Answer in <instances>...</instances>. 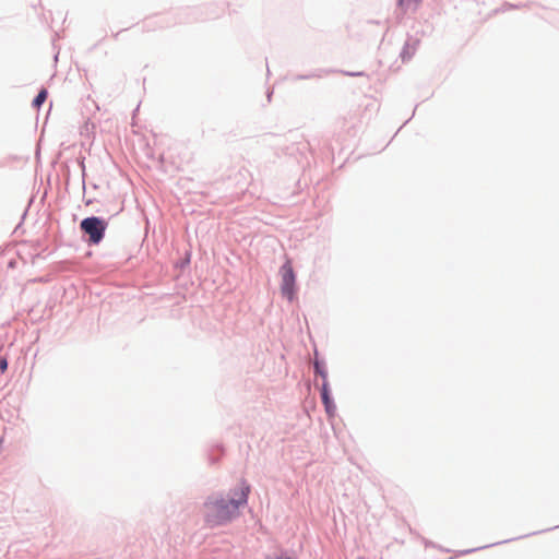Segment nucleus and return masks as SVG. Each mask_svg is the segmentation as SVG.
I'll return each instance as SVG.
<instances>
[{
  "mask_svg": "<svg viewBox=\"0 0 559 559\" xmlns=\"http://www.w3.org/2000/svg\"><path fill=\"white\" fill-rule=\"evenodd\" d=\"M316 369H317V371H319V372L321 373V376H322L323 378H325V373H324V372H322V371H320V369H319V365H318V364H316Z\"/></svg>",
  "mask_w": 559,
  "mask_h": 559,
  "instance_id": "nucleus-9",
  "label": "nucleus"
},
{
  "mask_svg": "<svg viewBox=\"0 0 559 559\" xmlns=\"http://www.w3.org/2000/svg\"><path fill=\"white\" fill-rule=\"evenodd\" d=\"M321 397H322V402L326 408V412L332 413L334 411L335 406L330 397L329 385L326 382H324L322 385Z\"/></svg>",
  "mask_w": 559,
  "mask_h": 559,
  "instance_id": "nucleus-4",
  "label": "nucleus"
},
{
  "mask_svg": "<svg viewBox=\"0 0 559 559\" xmlns=\"http://www.w3.org/2000/svg\"><path fill=\"white\" fill-rule=\"evenodd\" d=\"M267 559H290V557H288L286 555L278 554V555L271 556Z\"/></svg>",
  "mask_w": 559,
  "mask_h": 559,
  "instance_id": "nucleus-8",
  "label": "nucleus"
},
{
  "mask_svg": "<svg viewBox=\"0 0 559 559\" xmlns=\"http://www.w3.org/2000/svg\"><path fill=\"white\" fill-rule=\"evenodd\" d=\"M47 95H48L47 91L45 88H43L38 93V95L35 97V99L33 100V106L35 108H39L44 104V102L46 100Z\"/></svg>",
  "mask_w": 559,
  "mask_h": 559,
  "instance_id": "nucleus-5",
  "label": "nucleus"
},
{
  "mask_svg": "<svg viewBox=\"0 0 559 559\" xmlns=\"http://www.w3.org/2000/svg\"><path fill=\"white\" fill-rule=\"evenodd\" d=\"M8 368V362L5 358H0V370L3 372Z\"/></svg>",
  "mask_w": 559,
  "mask_h": 559,
  "instance_id": "nucleus-7",
  "label": "nucleus"
},
{
  "mask_svg": "<svg viewBox=\"0 0 559 559\" xmlns=\"http://www.w3.org/2000/svg\"><path fill=\"white\" fill-rule=\"evenodd\" d=\"M80 227L90 236L92 243H98L104 238L107 223L98 217L92 216L83 219Z\"/></svg>",
  "mask_w": 559,
  "mask_h": 559,
  "instance_id": "nucleus-3",
  "label": "nucleus"
},
{
  "mask_svg": "<svg viewBox=\"0 0 559 559\" xmlns=\"http://www.w3.org/2000/svg\"><path fill=\"white\" fill-rule=\"evenodd\" d=\"M250 490V486L242 480L238 488L231 490V496L228 499L209 498L204 503L206 523L210 526H217L231 521L238 515L239 508L247 503Z\"/></svg>",
  "mask_w": 559,
  "mask_h": 559,
  "instance_id": "nucleus-1",
  "label": "nucleus"
},
{
  "mask_svg": "<svg viewBox=\"0 0 559 559\" xmlns=\"http://www.w3.org/2000/svg\"><path fill=\"white\" fill-rule=\"evenodd\" d=\"M281 274V290L282 294L288 299L293 300L296 294V275L289 259L282 265Z\"/></svg>",
  "mask_w": 559,
  "mask_h": 559,
  "instance_id": "nucleus-2",
  "label": "nucleus"
},
{
  "mask_svg": "<svg viewBox=\"0 0 559 559\" xmlns=\"http://www.w3.org/2000/svg\"><path fill=\"white\" fill-rule=\"evenodd\" d=\"M420 0H400L401 5L406 7V9L411 7H416Z\"/></svg>",
  "mask_w": 559,
  "mask_h": 559,
  "instance_id": "nucleus-6",
  "label": "nucleus"
}]
</instances>
